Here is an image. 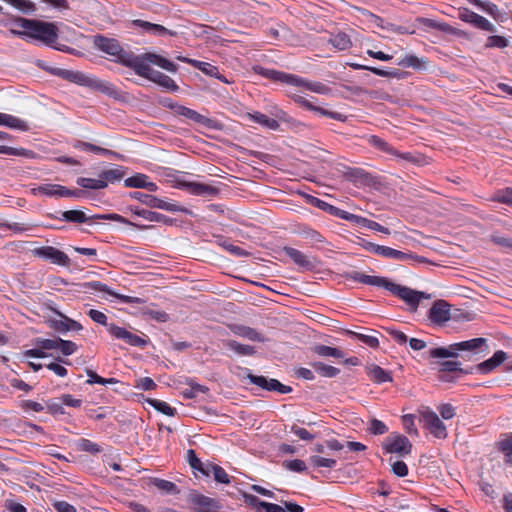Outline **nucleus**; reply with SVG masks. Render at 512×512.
I'll use <instances>...</instances> for the list:
<instances>
[{
	"label": "nucleus",
	"instance_id": "obj_1",
	"mask_svg": "<svg viewBox=\"0 0 512 512\" xmlns=\"http://www.w3.org/2000/svg\"><path fill=\"white\" fill-rule=\"evenodd\" d=\"M346 279L366 285L382 287L403 300L410 310L415 312L422 299H430L431 295L423 291H417L407 286L396 284L386 277L370 276L358 271H351L345 275Z\"/></svg>",
	"mask_w": 512,
	"mask_h": 512
},
{
	"label": "nucleus",
	"instance_id": "obj_2",
	"mask_svg": "<svg viewBox=\"0 0 512 512\" xmlns=\"http://www.w3.org/2000/svg\"><path fill=\"white\" fill-rule=\"evenodd\" d=\"M149 64L159 66L168 72H176V64L158 54L144 53L141 55L140 60L133 70L137 75L149 79L169 91L175 92L179 89L178 85L171 77L160 71L152 69Z\"/></svg>",
	"mask_w": 512,
	"mask_h": 512
},
{
	"label": "nucleus",
	"instance_id": "obj_3",
	"mask_svg": "<svg viewBox=\"0 0 512 512\" xmlns=\"http://www.w3.org/2000/svg\"><path fill=\"white\" fill-rule=\"evenodd\" d=\"M15 22L23 28L22 31L10 30V33L20 38H31L51 45L58 39V29L54 23L40 20L17 18Z\"/></svg>",
	"mask_w": 512,
	"mask_h": 512
},
{
	"label": "nucleus",
	"instance_id": "obj_4",
	"mask_svg": "<svg viewBox=\"0 0 512 512\" xmlns=\"http://www.w3.org/2000/svg\"><path fill=\"white\" fill-rule=\"evenodd\" d=\"M93 44L98 50L113 57V61L131 69L135 68L141 58V55H135L133 52L125 51L119 41L114 38L96 35L93 37Z\"/></svg>",
	"mask_w": 512,
	"mask_h": 512
},
{
	"label": "nucleus",
	"instance_id": "obj_5",
	"mask_svg": "<svg viewBox=\"0 0 512 512\" xmlns=\"http://www.w3.org/2000/svg\"><path fill=\"white\" fill-rule=\"evenodd\" d=\"M487 348L486 338H473L467 341L457 342L448 347L433 348L428 351V357L432 359L457 358L458 351H470L478 353Z\"/></svg>",
	"mask_w": 512,
	"mask_h": 512
},
{
	"label": "nucleus",
	"instance_id": "obj_6",
	"mask_svg": "<svg viewBox=\"0 0 512 512\" xmlns=\"http://www.w3.org/2000/svg\"><path fill=\"white\" fill-rule=\"evenodd\" d=\"M58 219L64 220L66 222H72V223H86L93 219H105V220H112V221L120 222V223L127 224V225H134L132 222H130L123 216L116 214V213L87 216L81 210L63 211V212H61V217H59Z\"/></svg>",
	"mask_w": 512,
	"mask_h": 512
},
{
	"label": "nucleus",
	"instance_id": "obj_7",
	"mask_svg": "<svg viewBox=\"0 0 512 512\" xmlns=\"http://www.w3.org/2000/svg\"><path fill=\"white\" fill-rule=\"evenodd\" d=\"M419 421L423 424V427L427 429L434 437L438 439L447 438V428L434 411L428 408L420 411Z\"/></svg>",
	"mask_w": 512,
	"mask_h": 512
},
{
	"label": "nucleus",
	"instance_id": "obj_8",
	"mask_svg": "<svg viewBox=\"0 0 512 512\" xmlns=\"http://www.w3.org/2000/svg\"><path fill=\"white\" fill-rule=\"evenodd\" d=\"M382 446L386 453H395L399 456L408 455L412 450V444L408 438L396 433H392L387 436Z\"/></svg>",
	"mask_w": 512,
	"mask_h": 512
},
{
	"label": "nucleus",
	"instance_id": "obj_9",
	"mask_svg": "<svg viewBox=\"0 0 512 512\" xmlns=\"http://www.w3.org/2000/svg\"><path fill=\"white\" fill-rule=\"evenodd\" d=\"M129 197L139 201L140 203L150 208H158L169 212H176L181 210L176 204L166 202L162 199L157 198L156 196L146 194L140 191L130 192Z\"/></svg>",
	"mask_w": 512,
	"mask_h": 512
},
{
	"label": "nucleus",
	"instance_id": "obj_10",
	"mask_svg": "<svg viewBox=\"0 0 512 512\" xmlns=\"http://www.w3.org/2000/svg\"><path fill=\"white\" fill-rule=\"evenodd\" d=\"M188 501L193 512H215L220 508L219 502L197 492L189 494Z\"/></svg>",
	"mask_w": 512,
	"mask_h": 512
},
{
	"label": "nucleus",
	"instance_id": "obj_11",
	"mask_svg": "<svg viewBox=\"0 0 512 512\" xmlns=\"http://www.w3.org/2000/svg\"><path fill=\"white\" fill-rule=\"evenodd\" d=\"M33 254L60 266H68L70 263L69 257L64 252L53 246L35 248L33 250Z\"/></svg>",
	"mask_w": 512,
	"mask_h": 512
},
{
	"label": "nucleus",
	"instance_id": "obj_12",
	"mask_svg": "<svg viewBox=\"0 0 512 512\" xmlns=\"http://www.w3.org/2000/svg\"><path fill=\"white\" fill-rule=\"evenodd\" d=\"M291 98L293 99V101L295 103L299 104L301 107H303L309 111L319 113L322 116H326V117H329L331 119H334V120H337L340 122H345L347 119L346 115L339 113V112L329 111L320 106H316L311 101L307 100L306 98H304L301 95L293 94L291 96Z\"/></svg>",
	"mask_w": 512,
	"mask_h": 512
},
{
	"label": "nucleus",
	"instance_id": "obj_13",
	"mask_svg": "<svg viewBox=\"0 0 512 512\" xmlns=\"http://www.w3.org/2000/svg\"><path fill=\"white\" fill-rule=\"evenodd\" d=\"M108 331L111 335H113L117 339L123 340L130 346L134 347H145L148 344V341L132 332L126 330L125 328L119 327L115 324H110L108 326Z\"/></svg>",
	"mask_w": 512,
	"mask_h": 512
},
{
	"label": "nucleus",
	"instance_id": "obj_14",
	"mask_svg": "<svg viewBox=\"0 0 512 512\" xmlns=\"http://www.w3.org/2000/svg\"><path fill=\"white\" fill-rule=\"evenodd\" d=\"M83 286L90 290L105 292V293L117 298L122 303L143 304L145 302L144 299L139 298V297H132V296H127V295H123V294H118V293L112 291L106 284H104L100 281L87 282V283H84Z\"/></svg>",
	"mask_w": 512,
	"mask_h": 512
},
{
	"label": "nucleus",
	"instance_id": "obj_15",
	"mask_svg": "<svg viewBox=\"0 0 512 512\" xmlns=\"http://www.w3.org/2000/svg\"><path fill=\"white\" fill-rule=\"evenodd\" d=\"M284 253L291 258V260L298 265L299 267L305 269V270H313L317 264L319 263L316 258H309L306 256L303 252L300 250H297L292 247H284L283 248Z\"/></svg>",
	"mask_w": 512,
	"mask_h": 512
},
{
	"label": "nucleus",
	"instance_id": "obj_16",
	"mask_svg": "<svg viewBox=\"0 0 512 512\" xmlns=\"http://www.w3.org/2000/svg\"><path fill=\"white\" fill-rule=\"evenodd\" d=\"M368 143L373 147L396 157H400L409 162H414L415 159L411 153H399L395 148H393L390 144L384 141L382 138L372 135L368 139Z\"/></svg>",
	"mask_w": 512,
	"mask_h": 512
},
{
	"label": "nucleus",
	"instance_id": "obj_17",
	"mask_svg": "<svg viewBox=\"0 0 512 512\" xmlns=\"http://www.w3.org/2000/svg\"><path fill=\"white\" fill-rule=\"evenodd\" d=\"M429 319L435 324H443L450 319V306L444 300L436 301L429 310Z\"/></svg>",
	"mask_w": 512,
	"mask_h": 512
},
{
	"label": "nucleus",
	"instance_id": "obj_18",
	"mask_svg": "<svg viewBox=\"0 0 512 512\" xmlns=\"http://www.w3.org/2000/svg\"><path fill=\"white\" fill-rule=\"evenodd\" d=\"M86 87H89L95 91L102 92L114 99H119V90L110 82L101 80L96 77L89 76Z\"/></svg>",
	"mask_w": 512,
	"mask_h": 512
},
{
	"label": "nucleus",
	"instance_id": "obj_19",
	"mask_svg": "<svg viewBox=\"0 0 512 512\" xmlns=\"http://www.w3.org/2000/svg\"><path fill=\"white\" fill-rule=\"evenodd\" d=\"M52 74L60 77L71 83L78 84L86 87L89 75H86L80 71L68 70L63 68H54L51 70Z\"/></svg>",
	"mask_w": 512,
	"mask_h": 512
},
{
	"label": "nucleus",
	"instance_id": "obj_20",
	"mask_svg": "<svg viewBox=\"0 0 512 512\" xmlns=\"http://www.w3.org/2000/svg\"><path fill=\"white\" fill-rule=\"evenodd\" d=\"M255 71L267 79L286 83L288 85H292V83L297 82L296 75L294 74H288L285 72L277 71L274 69H267L263 67H255Z\"/></svg>",
	"mask_w": 512,
	"mask_h": 512
},
{
	"label": "nucleus",
	"instance_id": "obj_21",
	"mask_svg": "<svg viewBox=\"0 0 512 512\" xmlns=\"http://www.w3.org/2000/svg\"><path fill=\"white\" fill-rule=\"evenodd\" d=\"M382 257L395 259L401 262L414 261L418 263H427L428 260L422 256H418L413 253L402 252L391 247H384Z\"/></svg>",
	"mask_w": 512,
	"mask_h": 512
},
{
	"label": "nucleus",
	"instance_id": "obj_22",
	"mask_svg": "<svg viewBox=\"0 0 512 512\" xmlns=\"http://www.w3.org/2000/svg\"><path fill=\"white\" fill-rule=\"evenodd\" d=\"M132 25L142 28L147 33L157 35V36H164V35L175 36L177 34L175 31L169 30L160 24H154V23L144 21L141 19L133 20Z\"/></svg>",
	"mask_w": 512,
	"mask_h": 512
},
{
	"label": "nucleus",
	"instance_id": "obj_23",
	"mask_svg": "<svg viewBox=\"0 0 512 512\" xmlns=\"http://www.w3.org/2000/svg\"><path fill=\"white\" fill-rule=\"evenodd\" d=\"M367 375L376 384L392 382L393 378L389 371L384 370L376 364H370L366 367Z\"/></svg>",
	"mask_w": 512,
	"mask_h": 512
},
{
	"label": "nucleus",
	"instance_id": "obj_24",
	"mask_svg": "<svg viewBox=\"0 0 512 512\" xmlns=\"http://www.w3.org/2000/svg\"><path fill=\"white\" fill-rule=\"evenodd\" d=\"M64 187L59 184H42L38 187L32 188L33 195H44L48 197L62 198L64 197Z\"/></svg>",
	"mask_w": 512,
	"mask_h": 512
},
{
	"label": "nucleus",
	"instance_id": "obj_25",
	"mask_svg": "<svg viewBox=\"0 0 512 512\" xmlns=\"http://www.w3.org/2000/svg\"><path fill=\"white\" fill-rule=\"evenodd\" d=\"M496 447L503 455L504 463L512 466V432L503 434Z\"/></svg>",
	"mask_w": 512,
	"mask_h": 512
},
{
	"label": "nucleus",
	"instance_id": "obj_26",
	"mask_svg": "<svg viewBox=\"0 0 512 512\" xmlns=\"http://www.w3.org/2000/svg\"><path fill=\"white\" fill-rule=\"evenodd\" d=\"M345 177L356 184L370 185L373 181L372 175L361 168H349L345 172Z\"/></svg>",
	"mask_w": 512,
	"mask_h": 512
},
{
	"label": "nucleus",
	"instance_id": "obj_27",
	"mask_svg": "<svg viewBox=\"0 0 512 512\" xmlns=\"http://www.w3.org/2000/svg\"><path fill=\"white\" fill-rule=\"evenodd\" d=\"M133 214L142 217L149 222H162L164 224H171L172 220L161 213L153 212L146 209H140L139 207H130Z\"/></svg>",
	"mask_w": 512,
	"mask_h": 512
},
{
	"label": "nucleus",
	"instance_id": "obj_28",
	"mask_svg": "<svg viewBox=\"0 0 512 512\" xmlns=\"http://www.w3.org/2000/svg\"><path fill=\"white\" fill-rule=\"evenodd\" d=\"M306 199H307V202L309 204H311L312 206L317 207V208L329 213L330 215L336 216L340 219L342 218V215L345 211V210L335 207V206H333L317 197L311 196V195H307Z\"/></svg>",
	"mask_w": 512,
	"mask_h": 512
},
{
	"label": "nucleus",
	"instance_id": "obj_29",
	"mask_svg": "<svg viewBox=\"0 0 512 512\" xmlns=\"http://www.w3.org/2000/svg\"><path fill=\"white\" fill-rule=\"evenodd\" d=\"M0 126H5L11 129H16L20 131H27L29 130V126L27 122L24 120L15 117L10 114L1 113L0 112Z\"/></svg>",
	"mask_w": 512,
	"mask_h": 512
},
{
	"label": "nucleus",
	"instance_id": "obj_30",
	"mask_svg": "<svg viewBox=\"0 0 512 512\" xmlns=\"http://www.w3.org/2000/svg\"><path fill=\"white\" fill-rule=\"evenodd\" d=\"M175 113L177 115L184 116L185 118L190 119L196 123L203 124L206 126H208L209 122L211 121L209 118H207L204 115H201L197 111L182 105L175 106Z\"/></svg>",
	"mask_w": 512,
	"mask_h": 512
},
{
	"label": "nucleus",
	"instance_id": "obj_31",
	"mask_svg": "<svg viewBox=\"0 0 512 512\" xmlns=\"http://www.w3.org/2000/svg\"><path fill=\"white\" fill-rule=\"evenodd\" d=\"M297 82L292 83V86L303 87L309 91L326 95L330 92V88L321 82H311L299 76H296Z\"/></svg>",
	"mask_w": 512,
	"mask_h": 512
},
{
	"label": "nucleus",
	"instance_id": "obj_32",
	"mask_svg": "<svg viewBox=\"0 0 512 512\" xmlns=\"http://www.w3.org/2000/svg\"><path fill=\"white\" fill-rule=\"evenodd\" d=\"M48 309L54 312L57 316H59L60 319L55 318H49L47 320V323L50 328L54 329L55 331L65 334L69 331L68 324L66 322L67 316L58 311L55 307L48 305Z\"/></svg>",
	"mask_w": 512,
	"mask_h": 512
},
{
	"label": "nucleus",
	"instance_id": "obj_33",
	"mask_svg": "<svg viewBox=\"0 0 512 512\" xmlns=\"http://www.w3.org/2000/svg\"><path fill=\"white\" fill-rule=\"evenodd\" d=\"M232 331L234 334L251 341L263 342L265 340V338L259 332L248 326L234 325L232 327Z\"/></svg>",
	"mask_w": 512,
	"mask_h": 512
},
{
	"label": "nucleus",
	"instance_id": "obj_34",
	"mask_svg": "<svg viewBox=\"0 0 512 512\" xmlns=\"http://www.w3.org/2000/svg\"><path fill=\"white\" fill-rule=\"evenodd\" d=\"M186 187L194 195L214 196L218 194V189L208 184L190 182L186 184Z\"/></svg>",
	"mask_w": 512,
	"mask_h": 512
},
{
	"label": "nucleus",
	"instance_id": "obj_35",
	"mask_svg": "<svg viewBox=\"0 0 512 512\" xmlns=\"http://www.w3.org/2000/svg\"><path fill=\"white\" fill-rule=\"evenodd\" d=\"M177 59L180 60L181 62L191 64L193 67L199 69L206 75L214 76V75L218 74V68L212 64L198 61V60L188 59V58L182 57V56L177 57Z\"/></svg>",
	"mask_w": 512,
	"mask_h": 512
},
{
	"label": "nucleus",
	"instance_id": "obj_36",
	"mask_svg": "<svg viewBox=\"0 0 512 512\" xmlns=\"http://www.w3.org/2000/svg\"><path fill=\"white\" fill-rule=\"evenodd\" d=\"M433 364L437 365L439 373H446V372H450V373L459 372V373H465V374L470 373L468 370H464L461 368L460 362L454 361V360H444V361L437 360Z\"/></svg>",
	"mask_w": 512,
	"mask_h": 512
},
{
	"label": "nucleus",
	"instance_id": "obj_37",
	"mask_svg": "<svg viewBox=\"0 0 512 512\" xmlns=\"http://www.w3.org/2000/svg\"><path fill=\"white\" fill-rule=\"evenodd\" d=\"M125 175V170L122 166H117L111 169L103 170L99 177L104 180L106 184L115 183L120 181Z\"/></svg>",
	"mask_w": 512,
	"mask_h": 512
},
{
	"label": "nucleus",
	"instance_id": "obj_38",
	"mask_svg": "<svg viewBox=\"0 0 512 512\" xmlns=\"http://www.w3.org/2000/svg\"><path fill=\"white\" fill-rule=\"evenodd\" d=\"M310 365L322 377L333 378L340 373L338 368L320 361L312 362Z\"/></svg>",
	"mask_w": 512,
	"mask_h": 512
},
{
	"label": "nucleus",
	"instance_id": "obj_39",
	"mask_svg": "<svg viewBox=\"0 0 512 512\" xmlns=\"http://www.w3.org/2000/svg\"><path fill=\"white\" fill-rule=\"evenodd\" d=\"M249 116L254 122H256L264 127H267L271 130H277L279 128V123L277 120L269 118L260 112H255L254 114H249Z\"/></svg>",
	"mask_w": 512,
	"mask_h": 512
},
{
	"label": "nucleus",
	"instance_id": "obj_40",
	"mask_svg": "<svg viewBox=\"0 0 512 512\" xmlns=\"http://www.w3.org/2000/svg\"><path fill=\"white\" fill-rule=\"evenodd\" d=\"M313 351L319 355V356H322V357H334V358H343L344 357V353L338 349V348H335V347H330V346H326V345H316L314 348H313Z\"/></svg>",
	"mask_w": 512,
	"mask_h": 512
},
{
	"label": "nucleus",
	"instance_id": "obj_41",
	"mask_svg": "<svg viewBox=\"0 0 512 512\" xmlns=\"http://www.w3.org/2000/svg\"><path fill=\"white\" fill-rule=\"evenodd\" d=\"M329 43L338 50H346L352 45L350 37L340 32L329 39Z\"/></svg>",
	"mask_w": 512,
	"mask_h": 512
},
{
	"label": "nucleus",
	"instance_id": "obj_42",
	"mask_svg": "<svg viewBox=\"0 0 512 512\" xmlns=\"http://www.w3.org/2000/svg\"><path fill=\"white\" fill-rule=\"evenodd\" d=\"M76 183L83 188L93 190L104 189L107 187L106 182L100 179V177L98 179L79 177Z\"/></svg>",
	"mask_w": 512,
	"mask_h": 512
},
{
	"label": "nucleus",
	"instance_id": "obj_43",
	"mask_svg": "<svg viewBox=\"0 0 512 512\" xmlns=\"http://www.w3.org/2000/svg\"><path fill=\"white\" fill-rule=\"evenodd\" d=\"M489 200L512 206V187L497 190Z\"/></svg>",
	"mask_w": 512,
	"mask_h": 512
},
{
	"label": "nucleus",
	"instance_id": "obj_44",
	"mask_svg": "<svg viewBox=\"0 0 512 512\" xmlns=\"http://www.w3.org/2000/svg\"><path fill=\"white\" fill-rule=\"evenodd\" d=\"M76 447L77 450L79 451L88 452L93 455L98 454L102 451L101 447L97 443L85 438L79 439L76 442Z\"/></svg>",
	"mask_w": 512,
	"mask_h": 512
},
{
	"label": "nucleus",
	"instance_id": "obj_45",
	"mask_svg": "<svg viewBox=\"0 0 512 512\" xmlns=\"http://www.w3.org/2000/svg\"><path fill=\"white\" fill-rule=\"evenodd\" d=\"M153 485L156 488H158L159 490H161L167 494L176 495V494H179V492H180V490L178 489V487L176 486L175 483L165 480V479L154 478Z\"/></svg>",
	"mask_w": 512,
	"mask_h": 512
},
{
	"label": "nucleus",
	"instance_id": "obj_46",
	"mask_svg": "<svg viewBox=\"0 0 512 512\" xmlns=\"http://www.w3.org/2000/svg\"><path fill=\"white\" fill-rule=\"evenodd\" d=\"M226 346L239 355L250 356L255 353V348L253 346L240 344L235 340H228L226 342Z\"/></svg>",
	"mask_w": 512,
	"mask_h": 512
},
{
	"label": "nucleus",
	"instance_id": "obj_47",
	"mask_svg": "<svg viewBox=\"0 0 512 512\" xmlns=\"http://www.w3.org/2000/svg\"><path fill=\"white\" fill-rule=\"evenodd\" d=\"M187 384L190 386L189 389H185L182 394H183V397L186 398V399H193L195 398L199 393H203V394H206L208 393L209 391V388L204 386V385H200L198 383H194L192 381H189L187 382Z\"/></svg>",
	"mask_w": 512,
	"mask_h": 512
},
{
	"label": "nucleus",
	"instance_id": "obj_48",
	"mask_svg": "<svg viewBox=\"0 0 512 512\" xmlns=\"http://www.w3.org/2000/svg\"><path fill=\"white\" fill-rule=\"evenodd\" d=\"M147 402L158 412H161L167 416H174L176 414V409L171 407L168 403L157 400V399H148Z\"/></svg>",
	"mask_w": 512,
	"mask_h": 512
},
{
	"label": "nucleus",
	"instance_id": "obj_49",
	"mask_svg": "<svg viewBox=\"0 0 512 512\" xmlns=\"http://www.w3.org/2000/svg\"><path fill=\"white\" fill-rule=\"evenodd\" d=\"M299 233L312 244L324 242V237L314 229L303 227Z\"/></svg>",
	"mask_w": 512,
	"mask_h": 512
},
{
	"label": "nucleus",
	"instance_id": "obj_50",
	"mask_svg": "<svg viewBox=\"0 0 512 512\" xmlns=\"http://www.w3.org/2000/svg\"><path fill=\"white\" fill-rule=\"evenodd\" d=\"M0 154L22 156L26 158H30L33 156V152L31 150H27L24 148H13L5 145H0Z\"/></svg>",
	"mask_w": 512,
	"mask_h": 512
},
{
	"label": "nucleus",
	"instance_id": "obj_51",
	"mask_svg": "<svg viewBox=\"0 0 512 512\" xmlns=\"http://www.w3.org/2000/svg\"><path fill=\"white\" fill-rule=\"evenodd\" d=\"M248 497H249L251 503H253V504L258 503L266 512H287L285 507H282L278 504L260 501L256 496H252V495H250Z\"/></svg>",
	"mask_w": 512,
	"mask_h": 512
},
{
	"label": "nucleus",
	"instance_id": "obj_52",
	"mask_svg": "<svg viewBox=\"0 0 512 512\" xmlns=\"http://www.w3.org/2000/svg\"><path fill=\"white\" fill-rule=\"evenodd\" d=\"M348 334L371 348H377L379 346V341L375 336L357 333L353 331H348Z\"/></svg>",
	"mask_w": 512,
	"mask_h": 512
},
{
	"label": "nucleus",
	"instance_id": "obj_53",
	"mask_svg": "<svg viewBox=\"0 0 512 512\" xmlns=\"http://www.w3.org/2000/svg\"><path fill=\"white\" fill-rule=\"evenodd\" d=\"M7 2L26 14L32 13L36 9L35 4L29 0H7Z\"/></svg>",
	"mask_w": 512,
	"mask_h": 512
},
{
	"label": "nucleus",
	"instance_id": "obj_54",
	"mask_svg": "<svg viewBox=\"0 0 512 512\" xmlns=\"http://www.w3.org/2000/svg\"><path fill=\"white\" fill-rule=\"evenodd\" d=\"M459 19L472 24L473 26H476L477 20L481 17L477 13L471 11L468 8H461L459 9Z\"/></svg>",
	"mask_w": 512,
	"mask_h": 512
},
{
	"label": "nucleus",
	"instance_id": "obj_55",
	"mask_svg": "<svg viewBox=\"0 0 512 512\" xmlns=\"http://www.w3.org/2000/svg\"><path fill=\"white\" fill-rule=\"evenodd\" d=\"M508 45H509L508 39H506L503 36H498V35L489 36L485 43L486 48H493V47L505 48Z\"/></svg>",
	"mask_w": 512,
	"mask_h": 512
},
{
	"label": "nucleus",
	"instance_id": "obj_56",
	"mask_svg": "<svg viewBox=\"0 0 512 512\" xmlns=\"http://www.w3.org/2000/svg\"><path fill=\"white\" fill-rule=\"evenodd\" d=\"M310 463L315 467H327V468H333L336 466V460L331 458H324L321 456H311L309 458Z\"/></svg>",
	"mask_w": 512,
	"mask_h": 512
},
{
	"label": "nucleus",
	"instance_id": "obj_57",
	"mask_svg": "<svg viewBox=\"0 0 512 512\" xmlns=\"http://www.w3.org/2000/svg\"><path fill=\"white\" fill-rule=\"evenodd\" d=\"M267 391H276L280 394H288L292 391V388L280 383L277 379H268Z\"/></svg>",
	"mask_w": 512,
	"mask_h": 512
},
{
	"label": "nucleus",
	"instance_id": "obj_58",
	"mask_svg": "<svg viewBox=\"0 0 512 512\" xmlns=\"http://www.w3.org/2000/svg\"><path fill=\"white\" fill-rule=\"evenodd\" d=\"M58 344H59L58 349L65 356L72 355L78 349L77 344L74 343L73 341H70V340H63V339L60 338L59 341H58Z\"/></svg>",
	"mask_w": 512,
	"mask_h": 512
},
{
	"label": "nucleus",
	"instance_id": "obj_59",
	"mask_svg": "<svg viewBox=\"0 0 512 512\" xmlns=\"http://www.w3.org/2000/svg\"><path fill=\"white\" fill-rule=\"evenodd\" d=\"M147 179H148V177L146 175L137 174L135 176L125 179L124 185L126 187L143 188L145 186V181Z\"/></svg>",
	"mask_w": 512,
	"mask_h": 512
},
{
	"label": "nucleus",
	"instance_id": "obj_60",
	"mask_svg": "<svg viewBox=\"0 0 512 512\" xmlns=\"http://www.w3.org/2000/svg\"><path fill=\"white\" fill-rule=\"evenodd\" d=\"M211 472H212V474L214 476V479L217 482L222 483V484H229L230 483V478H229L228 474L219 465H212L211 466Z\"/></svg>",
	"mask_w": 512,
	"mask_h": 512
},
{
	"label": "nucleus",
	"instance_id": "obj_61",
	"mask_svg": "<svg viewBox=\"0 0 512 512\" xmlns=\"http://www.w3.org/2000/svg\"><path fill=\"white\" fill-rule=\"evenodd\" d=\"M490 240L493 244L501 248L512 250V238L504 237L494 233L490 236Z\"/></svg>",
	"mask_w": 512,
	"mask_h": 512
},
{
	"label": "nucleus",
	"instance_id": "obj_62",
	"mask_svg": "<svg viewBox=\"0 0 512 512\" xmlns=\"http://www.w3.org/2000/svg\"><path fill=\"white\" fill-rule=\"evenodd\" d=\"M362 227H368L369 219L344 211L342 218Z\"/></svg>",
	"mask_w": 512,
	"mask_h": 512
},
{
	"label": "nucleus",
	"instance_id": "obj_63",
	"mask_svg": "<svg viewBox=\"0 0 512 512\" xmlns=\"http://www.w3.org/2000/svg\"><path fill=\"white\" fill-rule=\"evenodd\" d=\"M187 456H188V462L193 469H197V470L201 471L202 473L206 474L207 476L210 474L209 470L205 471L202 468V462L200 461V459L197 458L194 450L189 449L187 451Z\"/></svg>",
	"mask_w": 512,
	"mask_h": 512
},
{
	"label": "nucleus",
	"instance_id": "obj_64",
	"mask_svg": "<svg viewBox=\"0 0 512 512\" xmlns=\"http://www.w3.org/2000/svg\"><path fill=\"white\" fill-rule=\"evenodd\" d=\"M421 62H422V60L419 59L417 56L409 55V56L402 58L397 64L399 66H403V67H412L414 69H420Z\"/></svg>",
	"mask_w": 512,
	"mask_h": 512
}]
</instances>
